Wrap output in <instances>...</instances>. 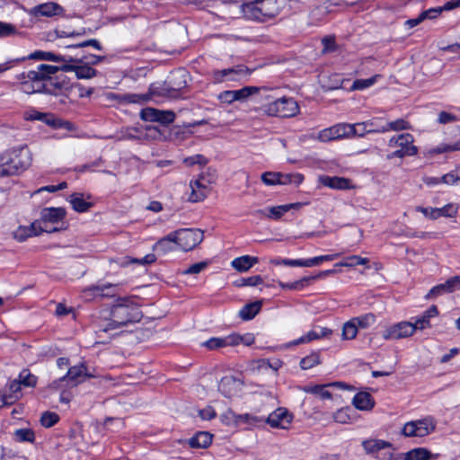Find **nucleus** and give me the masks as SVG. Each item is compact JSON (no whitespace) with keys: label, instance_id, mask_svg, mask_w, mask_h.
Wrapping results in <instances>:
<instances>
[{"label":"nucleus","instance_id":"nucleus-27","mask_svg":"<svg viewBox=\"0 0 460 460\" xmlns=\"http://www.w3.org/2000/svg\"><path fill=\"white\" fill-rule=\"evenodd\" d=\"M352 404L359 411H370L375 405V401L370 394L360 392L353 397Z\"/></svg>","mask_w":460,"mask_h":460},{"label":"nucleus","instance_id":"nucleus-15","mask_svg":"<svg viewBox=\"0 0 460 460\" xmlns=\"http://www.w3.org/2000/svg\"><path fill=\"white\" fill-rule=\"evenodd\" d=\"M64 8L57 3L48 2L38 4L31 9L30 13L35 17L44 16L52 17L61 15Z\"/></svg>","mask_w":460,"mask_h":460},{"label":"nucleus","instance_id":"nucleus-22","mask_svg":"<svg viewBox=\"0 0 460 460\" xmlns=\"http://www.w3.org/2000/svg\"><path fill=\"white\" fill-rule=\"evenodd\" d=\"M178 249L177 243L174 238L173 232L170 233L165 237L160 239L153 246V250L158 253L164 255L170 252L176 251Z\"/></svg>","mask_w":460,"mask_h":460},{"label":"nucleus","instance_id":"nucleus-59","mask_svg":"<svg viewBox=\"0 0 460 460\" xmlns=\"http://www.w3.org/2000/svg\"><path fill=\"white\" fill-rule=\"evenodd\" d=\"M15 438L20 442H32L34 440V432L30 429H20L14 433Z\"/></svg>","mask_w":460,"mask_h":460},{"label":"nucleus","instance_id":"nucleus-2","mask_svg":"<svg viewBox=\"0 0 460 460\" xmlns=\"http://www.w3.org/2000/svg\"><path fill=\"white\" fill-rule=\"evenodd\" d=\"M141 317V312L134 305H115L109 313L105 312L100 316L96 332L114 335L117 330L128 323L139 322Z\"/></svg>","mask_w":460,"mask_h":460},{"label":"nucleus","instance_id":"nucleus-50","mask_svg":"<svg viewBox=\"0 0 460 460\" xmlns=\"http://www.w3.org/2000/svg\"><path fill=\"white\" fill-rule=\"evenodd\" d=\"M155 260H156V257H155V255L154 253H148L145 257H143L142 259H136V258L126 257L125 261L121 263V265L127 266V265L131 264V263H137V264H141V265H148V264L154 263L155 261Z\"/></svg>","mask_w":460,"mask_h":460},{"label":"nucleus","instance_id":"nucleus-11","mask_svg":"<svg viewBox=\"0 0 460 460\" xmlns=\"http://www.w3.org/2000/svg\"><path fill=\"white\" fill-rule=\"evenodd\" d=\"M140 118L145 121L170 124L175 119V114L172 111H162L147 107L141 111Z\"/></svg>","mask_w":460,"mask_h":460},{"label":"nucleus","instance_id":"nucleus-53","mask_svg":"<svg viewBox=\"0 0 460 460\" xmlns=\"http://www.w3.org/2000/svg\"><path fill=\"white\" fill-rule=\"evenodd\" d=\"M22 385L27 387H33L37 383V378L35 376L31 375L29 370L23 369L17 379Z\"/></svg>","mask_w":460,"mask_h":460},{"label":"nucleus","instance_id":"nucleus-34","mask_svg":"<svg viewBox=\"0 0 460 460\" xmlns=\"http://www.w3.org/2000/svg\"><path fill=\"white\" fill-rule=\"evenodd\" d=\"M69 202L73 209L80 213L87 211L92 207V203L85 201L81 193L72 194Z\"/></svg>","mask_w":460,"mask_h":460},{"label":"nucleus","instance_id":"nucleus-24","mask_svg":"<svg viewBox=\"0 0 460 460\" xmlns=\"http://www.w3.org/2000/svg\"><path fill=\"white\" fill-rule=\"evenodd\" d=\"M344 385L342 383H332L327 385H305L302 388V391L306 394H315L321 397L322 399H331L332 394L327 390L328 386H341L342 387Z\"/></svg>","mask_w":460,"mask_h":460},{"label":"nucleus","instance_id":"nucleus-36","mask_svg":"<svg viewBox=\"0 0 460 460\" xmlns=\"http://www.w3.org/2000/svg\"><path fill=\"white\" fill-rule=\"evenodd\" d=\"M304 181V175L298 172L282 173L279 172V185L299 186Z\"/></svg>","mask_w":460,"mask_h":460},{"label":"nucleus","instance_id":"nucleus-62","mask_svg":"<svg viewBox=\"0 0 460 460\" xmlns=\"http://www.w3.org/2000/svg\"><path fill=\"white\" fill-rule=\"evenodd\" d=\"M447 282H445L443 284H439L438 286H435L426 295V298L429 299V298H431V297H436V296H441V295H443L445 293H449L448 288H447Z\"/></svg>","mask_w":460,"mask_h":460},{"label":"nucleus","instance_id":"nucleus-64","mask_svg":"<svg viewBox=\"0 0 460 460\" xmlns=\"http://www.w3.org/2000/svg\"><path fill=\"white\" fill-rule=\"evenodd\" d=\"M16 32L17 30L13 24L0 22V38L14 35Z\"/></svg>","mask_w":460,"mask_h":460},{"label":"nucleus","instance_id":"nucleus-60","mask_svg":"<svg viewBox=\"0 0 460 460\" xmlns=\"http://www.w3.org/2000/svg\"><path fill=\"white\" fill-rule=\"evenodd\" d=\"M316 139L319 140L320 142H329L336 140L337 138L334 134L332 126L319 131Z\"/></svg>","mask_w":460,"mask_h":460},{"label":"nucleus","instance_id":"nucleus-23","mask_svg":"<svg viewBox=\"0 0 460 460\" xmlns=\"http://www.w3.org/2000/svg\"><path fill=\"white\" fill-rule=\"evenodd\" d=\"M361 445L367 455H373L385 448L392 449L393 447L390 442L377 438L365 439L362 441Z\"/></svg>","mask_w":460,"mask_h":460},{"label":"nucleus","instance_id":"nucleus-47","mask_svg":"<svg viewBox=\"0 0 460 460\" xmlns=\"http://www.w3.org/2000/svg\"><path fill=\"white\" fill-rule=\"evenodd\" d=\"M186 76L187 74L184 70L176 71L172 75L171 81L173 84L174 90H180L187 86Z\"/></svg>","mask_w":460,"mask_h":460},{"label":"nucleus","instance_id":"nucleus-44","mask_svg":"<svg viewBox=\"0 0 460 460\" xmlns=\"http://www.w3.org/2000/svg\"><path fill=\"white\" fill-rule=\"evenodd\" d=\"M332 128L337 139L352 137V124L338 123Z\"/></svg>","mask_w":460,"mask_h":460},{"label":"nucleus","instance_id":"nucleus-8","mask_svg":"<svg viewBox=\"0 0 460 460\" xmlns=\"http://www.w3.org/2000/svg\"><path fill=\"white\" fill-rule=\"evenodd\" d=\"M436 420L432 417L409 421L404 424L402 433L405 437H425L432 433L436 429Z\"/></svg>","mask_w":460,"mask_h":460},{"label":"nucleus","instance_id":"nucleus-26","mask_svg":"<svg viewBox=\"0 0 460 460\" xmlns=\"http://www.w3.org/2000/svg\"><path fill=\"white\" fill-rule=\"evenodd\" d=\"M334 272H335V270H327L321 271L318 275L311 276V277H304L303 279H299L297 281L292 282V283H287L286 284V283H283V282L279 281V285L282 288H287V289H301L305 285H307V283L310 280H314V279H317L319 278H322V277H324V276H327V275H330V274H333Z\"/></svg>","mask_w":460,"mask_h":460},{"label":"nucleus","instance_id":"nucleus-25","mask_svg":"<svg viewBox=\"0 0 460 460\" xmlns=\"http://www.w3.org/2000/svg\"><path fill=\"white\" fill-rule=\"evenodd\" d=\"M332 333V331L327 327L318 326L314 330L309 331L305 335L295 341L293 344L298 345L300 343L310 342L314 340L328 337Z\"/></svg>","mask_w":460,"mask_h":460},{"label":"nucleus","instance_id":"nucleus-42","mask_svg":"<svg viewBox=\"0 0 460 460\" xmlns=\"http://www.w3.org/2000/svg\"><path fill=\"white\" fill-rule=\"evenodd\" d=\"M411 125L408 121L399 119L394 121L389 122L385 125L381 126L380 133H385L390 130L400 131L403 129H409Z\"/></svg>","mask_w":460,"mask_h":460},{"label":"nucleus","instance_id":"nucleus-39","mask_svg":"<svg viewBox=\"0 0 460 460\" xmlns=\"http://www.w3.org/2000/svg\"><path fill=\"white\" fill-rule=\"evenodd\" d=\"M262 88H258L256 86H244L239 90H234V100L235 102H244L250 96L258 93Z\"/></svg>","mask_w":460,"mask_h":460},{"label":"nucleus","instance_id":"nucleus-49","mask_svg":"<svg viewBox=\"0 0 460 460\" xmlns=\"http://www.w3.org/2000/svg\"><path fill=\"white\" fill-rule=\"evenodd\" d=\"M430 452L425 448H416L406 454L405 460H429Z\"/></svg>","mask_w":460,"mask_h":460},{"label":"nucleus","instance_id":"nucleus-38","mask_svg":"<svg viewBox=\"0 0 460 460\" xmlns=\"http://www.w3.org/2000/svg\"><path fill=\"white\" fill-rule=\"evenodd\" d=\"M321 355L318 351H314L310 353L309 355L305 356L300 360V367L303 370H308L313 368L315 366H318L321 364Z\"/></svg>","mask_w":460,"mask_h":460},{"label":"nucleus","instance_id":"nucleus-56","mask_svg":"<svg viewBox=\"0 0 460 460\" xmlns=\"http://www.w3.org/2000/svg\"><path fill=\"white\" fill-rule=\"evenodd\" d=\"M261 179L267 186L279 185V172H266L261 174Z\"/></svg>","mask_w":460,"mask_h":460},{"label":"nucleus","instance_id":"nucleus-37","mask_svg":"<svg viewBox=\"0 0 460 460\" xmlns=\"http://www.w3.org/2000/svg\"><path fill=\"white\" fill-rule=\"evenodd\" d=\"M341 0H329L323 3L321 5L317 6L315 9L312 11L311 13L313 16L327 14L333 11L334 6H341Z\"/></svg>","mask_w":460,"mask_h":460},{"label":"nucleus","instance_id":"nucleus-10","mask_svg":"<svg viewBox=\"0 0 460 460\" xmlns=\"http://www.w3.org/2000/svg\"><path fill=\"white\" fill-rule=\"evenodd\" d=\"M415 327L411 322H400L386 328L383 332L385 340H399L413 335Z\"/></svg>","mask_w":460,"mask_h":460},{"label":"nucleus","instance_id":"nucleus-30","mask_svg":"<svg viewBox=\"0 0 460 460\" xmlns=\"http://www.w3.org/2000/svg\"><path fill=\"white\" fill-rule=\"evenodd\" d=\"M77 62L75 76L78 79H91L97 75V70L87 65L83 59H70Z\"/></svg>","mask_w":460,"mask_h":460},{"label":"nucleus","instance_id":"nucleus-9","mask_svg":"<svg viewBox=\"0 0 460 460\" xmlns=\"http://www.w3.org/2000/svg\"><path fill=\"white\" fill-rule=\"evenodd\" d=\"M89 376L86 373V367L84 365H77L69 367L66 376L58 378L52 382L49 387L53 390L59 389L64 383L66 385L75 386L84 380V377Z\"/></svg>","mask_w":460,"mask_h":460},{"label":"nucleus","instance_id":"nucleus-51","mask_svg":"<svg viewBox=\"0 0 460 460\" xmlns=\"http://www.w3.org/2000/svg\"><path fill=\"white\" fill-rule=\"evenodd\" d=\"M368 261H369L367 258H362L358 255H351V256L347 257L344 261L337 263L336 266L354 267L357 265H365Z\"/></svg>","mask_w":460,"mask_h":460},{"label":"nucleus","instance_id":"nucleus-58","mask_svg":"<svg viewBox=\"0 0 460 460\" xmlns=\"http://www.w3.org/2000/svg\"><path fill=\"white\" fill-rule=\"evenodd\" d=\"M58 415L55 412L46 411L40 418V423L45 428H50L58 421Z\"/></svg>","mask_w":460,"mask_h":460},{"label":"nucleus","instance_id":"nucleus-28","mask_svg":"<svg viewBox=\"0 0 460 460\" xmlns=\"http://www.w3.org/2000/svg\"><path fill=\"white\" fill-rule=\"evenodd\" d=\"M142 140L165 141L167 140V136L164 130H162L158 127L146 126V128H142Z\"/></svg>","mask_w":460,"mask_h":460},{"label":"nucleus","instance_id":"nucleus-55","mask_svg":"<svg viewBox=\"0 0 460 460\" xmlns=\"http://www.w3.org/2000/svg\"><path fill=\"white\" fill-rule=\"evenodd\" d=\"M352 131H354V132H352V137H362L366 134L380 133V128H367L364 126H360V122H359V123L352 124Z\"/></svg>","mask_w":460,"mask_h":460},{"label":"nucleus","instance_id":"nucleus-1","mask_svg":"<svg viewBox=\"0 0 460 460\" xmlns=\"http://www.w3.org/2000/svg\"><path fill=\"white\" fill-rule=\"evenodd\" d=\"M77 65H65L61 67L52 65L41 64L36 69L22 72L17 75L20 81V89L27 94L35 93L49 92L46 86L47 82L50 79L51 75L58 71L62 70L65 72L76 73Z\"/></svg>","mask_w":460,"mask_h":460},{"label":"nucleus","instance_id":"nucleus-6","mask_svg":"<svg viewBox=\"0 0 460 460\" xmlns=\"http://www.w3.org/2000/svg\"><path fill=\"white\" fill-rule=\"evenodd\" d=\"M414 137L409 133H402L398 136H394L388 140V146L396 148L395 151L388 154L386 158L391 160L393 158H403L405 156H413L418 153V147L413 145Z\"/></svg>","mask_w":460,"mask_h":460},{"label":"nucleus","instance_id":"nucleus-20","mask_svg":"<svg viewBox=\"0 0 460 460\" xmlns=\"http://www.w3.org/2000/svg\"><path fill=\"white\" fill-rule=\"evenodd\" d=\"M190 188L191 190L189 196V201L199 202L203 200L208 194V187L202 182L201 180H195L190 182Z\"/></svg>","mask_w":460,"mask_h":460},{"label":"nucleus","instance_id":"nucleus-43","mask_svg":"<svg viewBox=\"0 0 460 460\" xmlns=\"http://www.w3.org/2000/svg\"><path fill=\"white\" fill-rule=\"evenodd\" d=\"M340 254H327V255H320L310 259L302 260L301 259V267H314L319 265L323 261H333Z\"/></svg>","mask_w":460,"mask_h":460},{"label":"nucleus","instance_id":"nucleus-3","mask_svg":"<svg viewBox=\"0 0 460 460\" xmlns=\"http://www.w3.org/2000/svg\"><path fill=\"white\" fill-rule=\"evenodd\" d=\"M31 153L26 146H21L0 155V177L17 174L31 164Z\"/></svg>","mask_w":460,"mask_h":460},{"label":"nucleus","instance_id":"nucleus-14","mask_svg":"<svg viewBox=\"0 0 460 460\" xmlns=\"http://www.w3.org/2000/svg\"><path fill=\"white\" fill-rule=\"evenodd\" d=\"M58 231V228H43L38 222H33L30 226H19L13 234V238L18 242H24L29 237L38 235L42 232L53 233Z\"/></svg>","mask_w":460,"mask_h":460},{"label":"nucleus","instance_id":"nucleus-48","mask_svg":"<svg viewBox=\"0 0 460 460\" xmlns=\"http://www.w3.org/2000/svg\"><path fill=\"white\" fill-rule=\"evenodd\" d=\"M119 139H138L142 140V128L131 127L121 130Z\"/></svg>","mask_w":460,"mask_h":460},{"label":"nucleus","instance_id":"nucleus-46","mask_svg":"<svg viewBox=\"0 0 460 460\" xmlns=\"http://www.w3.org/2000/svg\"><path fill=\"white\" fill-rule=\"evenodd\" d=\"M358 328L353 319L346 322L342 326L341 338L342 340H353L356 338Z\"/></svg>","mask_w":460,"mask_h":460},{"label":"nucleus","instance_id":"nucleus-17","mask_svg":"<svg viewBox=\"0 0 460 460\" xmlns=\"http://www.w3.org/2000/svg\"><path fill=\"white\" fill-rule=\"evenodd\" d=\"M240 387V381L233 376L223 377L218 385L219 392L226 397H232L235 395Z\"/></svg>","mask_w":460,"mask_h":460},{"label":"nucleus","instance_id":"nucleus-63","mask_svg":"<svg viewBox=\"0 0 460 460\" xmlns=\"http://www.w3.org/2000/svg\"><path fill=\"white\" fill-rule=\"evenodd\" d=\"M323 49L322 52L323 54L333 52L336 49V43L334 37L327 36L322 40Z\"/></svg>","mask_w":460,"mask_h":460},{"label":"nucleus","instance_id":"nucleus-33","mask_svg":"<svg viewBox=\"0 0 460 460\" xmlns=\"http://www.w3.org/2000/svg\"><path fill=\"white\" fill-rule=\"evenodd\" d=\"M261 305L262 304L261 301H256L245 305L239 311V316L244 321L252 320L261 311Z\"/></svg>","mask_w":460,"mask_h":460},{"label":"nucleus","instance_id":"nucleus-61","mask_svg":"<svg viewBox=\"0 0 460 460\" xmlns=\"http://www.w3.org/2000/svg\"><path fill=\"white\" fill-rule=\"evenodd\" d=\"M416 211L420 212L426 217L429 219H438L439 217V212L438 208H424V207H416Z\"/></svg>","mask_w":460,"mask_h":460},{"label":"nucleus","instance_id":"nucleus-16","mask_svg":"<svg viewBox=\"0 0 460 460\" xmlns=\"http://www.w3.org/2000/svg\"><path fill=\"white\" fill-rule=\"evenodd\" d=\"M243 74V69L241 66L226 68L222 70H215L212 73L213 80L217 84L223 83L225 81H235L239 75Z\"/></svg>","mask_w":460,"mask_h":460},{"label":"nucleus","instance_id":"nucleus-31","mask_svg":"<svg viewBox=\"0 0 460 460\" xmlns=\"http://www.w3.org/2000/svg\"><path fill=\"white\" fill-rule=\"evenodd\" d=\"M212 442V435L208 432L200 431L190 438L189 445L193 448H206Z\"/></svg>","mask_w":460,"mask_h":460},{"label":"nucleus","instance_id":"nucleus-40","mask_svg":"<svg viewBox=\"0 0 460 460\" xmlns=\"http://www.w3.org/2000/svg\"><path fill=\"white\" fill-rule=\"evenodd\" d=\"M30 59H39V60H48V61H54V62H61V61H66V59L62 57L56 55L52 52L48 51H35L31 53L29 56Z\"/></svg>","mask_w":460,"mask_h":460},{"label":"nucleus","instance_id":"nucleus-54","mask_svg":"<svg viewBox=\"0 0 460 460\" xmlns=\"http://www.w3.org/2000/svg\"><path fill=\"white\" fill-rule=\"evenodd\" d=\"M379 76V75H376L367 79H358L352 84L351 90H363L368 88L376 82V79Z\"/></svg>","mask_w":460,"mask_h":460},{"label":"nucleus","instance_id":"nucleus-19","mask_svg":"<svg viewBox=\"0 0 460 460\" xmlns=\"http://www.w3.org/2000/svg\"><path fill=\"white\" fill-rule=\"evenodd\" d=\"M66 210L63 208H45L40 212V220L43 224L58 223L66 217Z\"/></svg>","mask_w":460,"mask_h":460},{"label":"nucleus","instance_id":"nucleus-21","mask_svg":"<svg viewBox=\"0 0 460 460\" xmlns=\"http://www.w3.org/2000/svg\"><path fill=\"white\" fill-rule=\"evenodd\" d=\"M85 296L110 297L115 296V286L102 284L91 286L84 291Z\"/></svg>","mask_w":460,"mask_h":460},{"label":"nucleus","instance_id":"nucleus-13","mask_svg":"<svg viewBox=\"0 0 460 460\" xmlns=\"http://www.w3.org/2000/svg\"><path fill=\"white\" fill-rule=\"evenodd\" d=\"M302 207V204L297 203H289L285 205L274 206L265 208L263 209H258L255 211V214L261 217H266L271 220L279 219L285 213L288 212L292 208H299Z\"/></svg>","mask_w":460,"mask_h":460},{"label":"nucleus","instance_id":"nucleus-41","mask_svg":"<svg viewBox=\"0 0 460 460\" xmlns=\"http://www.w3.org/2000/svg\"><path fill=\"white\" fill-rule=\"evenodd\" d=\"M352 413L354 411L349 407L341 408L333 413V420L341 424L350 423L353 420Z\"/></svg>","mask_w":460,"mask_h":460},{"label":"nucleus","instance_id":"nucleus-29","mask_svg":"<svg viewBox=\"0 0 460 460\" xmlns=\"http://www.w3.org/2000/svg\"><path fill=\"white\" fill-rule=\"evenodd\" d=\"M258 262L257 257L243 255L232 261V267L239 272H245Z\"/></svg>","mask_w":460,"mask_h":460},{"label":"nucleus","instance_id":"nucleus-57","mask_svg":"<svg viewBox=\"0 0 460 460\" xmlns=\"http://www.w3.org/2000/svg\"><path fill=\"white\" fill-rule=\"evenodd\" d=\"M439 212V217H454L457 215L458 206L456 203H449L442 208H438Z\"/></svg>","mask_w":460,"mask_h":460},{"label":"nucleus","instance_id":"nucleus-4","mask_svg":"<svg viewBox=\"0 0 460 460\" xmlns=\"http://www.w3.org/2000/svg\"><path fill=\"white\" fill-rule=\"evenodd\" d=\"M285 5V0H256L242 5L245 17L264 21L276 16Z\"/></svg>","mask_w":460,"mask_h":460},{"label":"nucleus","instance_id":"nucleus-18","mask_svg":"<svg viewBox=\"0 0 460 460\" xmlns=\"http://www.w3.org/2000/svg\"><path fill=\"white\" fill-rule=\"evenodd\" d=\"M319 181L323 186L334 190H349L352 188L350 181L344 177L323 175L319 178Z\"/></svg>","mask_w":460,"mask_h":460},{"label":"nucleus","instance_id":"nucleus-45","mask_svg":"<svg viewBox=\"0 0 460 460\" xmlns=\"http://www.w3.org/2000/svg\"><path fill=\"white\" fill-rule=\"evenodd\" d=\"M352 319L358 328L367 329L376 323V317L374 314L368 313Z\"/></svg>","mask_w":460,"mask_h":460},{"label":"nucleus","instance_id":"nucleus-35","mask_svg":"<svg viewBox=\"0 0 460 460\" xmlns=\"http://www.w3.org/2000/svg\"><path fill=\"white\" fill-rule=\"evenodd\" d=\"M233 419L236 424H248L255 426L263 421V419L251 413L233 414Z\"/></svg>","mask_w":460,"mask_h":460},{"label":"nucleus","instance_id":"nucleus-5","mask_svg":"<svg viewBox=\"0 0 460 460\" xmlns=\"http://www.w3.org/2000/svg\"><path fill=\"white\" fill-rule=\"evenodd\" d=\"M263 114L270 117L291 118L299 113L298 103L290 97H282L263 104L261 108Z\"/></svg>","mask_w":460,"mask_h":460},{"label":"nucleus","instance_id":"nucleus-12","mask_svg":"<svg viewBox=\"0 0 460 460\" xmlns=\"http://www.w3.org/2000/svg\"><path fill=\"white\" fill-rule=\"evenodd\" d=\"M293 418V414L288 409L279 407L267 417L266 422L272 428L287 429Z\"/></svg>","mask_w":460,"mask_h":460},{"label":"nucleus","instance_id":"nucleus-7","mask_svg":"<svg viewBox=\"0 0 460 460\" xmlns=\"http://www.w3.org/2000/svg\"><path fill=\"white\" fill-rule=\"evenodd\" d=\"M178 249L188 252L200 243L204 238L199 229H180L173 232Z\"/></svg>","mask_w":460,"mask_h":460},{"label":"nucleus","instance_id":"nucleus-32","mask_svg":"<svg viewBox=\"0 0 460 460\" xmlns=\"http://www.w3.org/2000/svg\"><path fill=\"white\" fill-rule=\"evenodd\" d=\"M21 386L22 384L17 379L13 380L9 385L10 394L0 395V402L4 405L11 404L16 401L19 398L18 394L21 391Z\"/></svg>","mask_w":460,"mask_h":460},{"label":"nucleus","instance_id":"nucleus-52","mask_svg":"<svg viewBox=\"0 0 460 460\" xmlns=\"http://www.w3.org/2000/svg\"><path fill=\"white\" fill-rule=\"evenodd\" d=\"M460 150V139L455 142L453 145L448 144H441L437 147H434L429 150L430 155L435 154H442V153H447V152H453V151H458Z\"/></svg>","mask_w":460,"mask_h":460}]
</instances>
